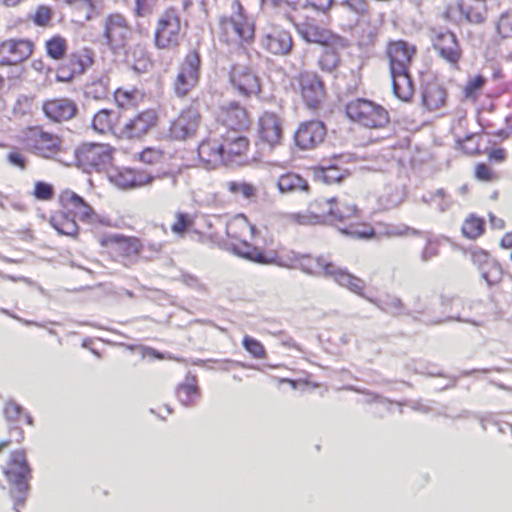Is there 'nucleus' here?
<instances>
[{
	"mask_svg": "<svg viewBox=\"0 0 512 512\" xmlns=\"http://www.w3.org/2000/svg\"><path fill=\"white\" fill-rule=\"evenodd\" d=\"M61 203L65 210L73 214V217H78L85 223L94 224L98 221V215L94 212L92 207L75 192H63L61 195Z\"/></svg>",
	"mask_w": 512,
	"mask_h": 512,
	"instance_id": "obj_22",
	"label": "nucleus"
},
{
	"mask_svg": "<svg viewBox=\"0 0 512 512\" xmlns=\"http://www.w3.org/2000/svg\"><path fill=\"white\" fill-rule=\"evenodd\" d=\"M414 53V47L402 40L390 42L387 47L393 93L402 101H408L413 95L408 70Z\"/></svg>",
	"mask_w": 512,
	"mask_h": 512,
	"instance_id": "obj_1",
	"label": "nucleus"
},
{
	"mask_svg": "<svg viewBox=\"0 0 512 512\" xmlns=\"http://www.w3.org/2000/svg\"><path fill=\"white\" fill-rule=\"evenodd\" d=\"M471 260L475 265L478 266L480 272L482 271V269L488 266V263L493 261V259L490 258L489 254L481 249H476L471 252Z\"/></svg>",
	"mask_w": 512,
	"mask_h": 512,
	"instance_id": "obj_60",
	"label": "nucleus"
},
{
	"mask_svg": "<svg viewBox=\"0 0 512 512\" xmlns=\"http://www.w3.org/2000/svg\"><path fill=\"white\" fill-rule=\"evenodd\" d=\"M4 474L14 487L11 492L14 499V510L20 512L19 507L25 503L30 479V468L23 451H16L11 455L10 461L4 469Z\"/></svg>",
	"mask_w": 512,
	"mask_h": 512,
	"instance_id": "obj_3",
	"label": "nucleus"
},
{
	"mask_svg": "<svg viewBox=\"0 0 512 512\" xmlns=\"http://www.w3.org/2000/svg\"><path fill=\"white\" fill-rule=\"evenodd\" d=\"M445 191L443 189H437L433 193H429L428 195H423L421 197V202L431 205L433 203H437L438 209L443 212L448 208V204L444 202Z\"/></svg>",
	"mask_w": 512,
	"mask_h": 512,
	"instance_id": "obj_52",
	"label": "nucleus"
},
{
	"mask_svg": "<svg viewBox=\"0 0 512 512\" xmlns=\"http://www.w3.org/2000/svg\"><path fill=\"white\" fill-rule=\"evenodd\" d=\"M103 37L111 50L123 49L131 36V29L121 14H110L103 20Z\"/></svg>",
	"mask_w": 512,
	"mask_h": 512,
	"instance_id": "obj_11",
	"label": "nucleus"
},
{
	"mask_svg": "<svg viewBox=\"0 0 512 512\" xmlns=\"http://www.w3.org/2000/svg\"><path fill=\"white\" fill-rule=\"evenodd\" d=\"M488 0H458L460 14L471 24H482L487 17Z\"/></svg>",
	"mask_w": 512,
	"mask_h": 512,
	"instance_id": "obj_29",
	"label": "nucleus"
},
{
	"mask_svg": "<svg viewBox=\"0 0 512 512\" xmlns=\"http://www.w3.org/2000/svg\"><path fill=\"white\" fill-rule=\"evenodd\" d=\"M200 56L197 51H190L180 64L174 80V92L179 97L186 96L196 87L200 76Z\"/></svg>",
	"mask_w": 512,
	"mask_h": 512,
	"instance_id": "obj_9",
	"label": "nucleus"
},
{
	"mask_svg": "<svg viewBox=\"0 0 512 512\" xmlns=\"http://www.w3.org/2000/svg\"><path fill=\"white\" fill-rule=\"evenodd\" d=\"M143 97V93L138 89L118 88L114 92L115 102L121 108L135 107L143 100Z\"/></svg>",
	"mask_w": 512,
	"mask_h": 512,
	"instance_id": "obj_36",
	"label": "nucleus"
},
{
	"mask_svg": "<svg viewBox=\"0 0 512 512\" xmlns=\"http://www.w3.org/2000/svg\"><path fill=\"white\" fill-rule=\"evenodd\" d=\"M159 181V188L166 192H171L175 189L178 183V176L175 173L165 172L162 175L155 176Z\"/></svg>",
	"mask_w": 512,
	"mask_h": 512,
	"instance_id": "obj_55",
	"label": "nucleus"
},
{
	"mask_svg": "<svg viewBox=\"0 0 512 512\" xmlns=\"http://www.w3.org/2000/svg\"><path fill=\"white\" fill-rule=\"evenodd\" d=\"M110 93L108 77H102L86 86L85 94L95 100L105 99Z\"/></svg>",
	"mask_w": 512,
	"mask_h": 512,
	"instance_id": "obj_40",
	"label": "nucleus"
},
{
	"mask_svg": "<svg viewBox=\"0 0 512 512\" xmlns=\"http://www.w3.org/2000/svg\"><path fill=\"white\" fill-rule=\"evenodd\" d=\"M446 101V91L437 84H427L422 92V103L430 111L441 108Z\"/></svg>",
	"mask_w": 512,
	"mask_h": 512,
	"instance_id": "obj_31",
	"label": "nucleus"
},
{
	"mask_svg": "<svg viewBox=\"0 0 512 512\" xmlns=\"http://www.w3.org/2000/svg\"><path fill=\"white\" fill-rule=\"evenodd\" d=\"M7 161L11 165L18 167L21 170H25L26 169V162H27L26 158L19 151H16V150L10 151L7 154Z\"/></svg>",
	"mask_w": 512,
	"mask_h": 512,
	"instance_id": "obj_62",
	"label": "nucleus"
},
{
	"mask_svg": "<svg viewBox=\"0 0 512 512\" xmlns=\"http://www.w3.org/2000/svg\"><path fill=\"white\" fill-rule=\"evenodd\" d=\"M376 237H401L407 235H420L421 232L405 224L378 222L375 226Z\"/></svg>",
	"mask_w": 512,
	"mask_h": 512,
	"instance_id": "obj_32",
	"label": "nucleus"
},
{
	"mask_svg": "<svg viewBox=\"0 0 512 512\" xmlns=\"http://www.w3.org/2000/svg\"><path fill=\"white\" fill-rule=\"evenodd\" d=\"M163 158V151L158 148L148 147L139 154V160L145 164H157Z\"/></svg>",
	"mask_w": 512,
	"mask_h": 512,
	"instance_id": "obj_53",
	"label": "nucleus"
},
{
	"mask_svg": "<svg viewBox=\"0 0 512 512\" xmlns=\"http://www.w3.org/2000/svg\"><path fill=\"white\" fill-rule=\"evenodd\" d=\"M217 135L222 140L223 153L226 156V164L233 160L235 156L243 155L249 146V141L240 132L217 131Z\"/></svg>",
	"mask_w": 512,
	"mask_h": 512,
	"instance_id": "obj_28",
	"label": "nucleus"
},
{
	"mask_svg": "<svg viewBox=\"0 0 512 512\" xmlns=\"http://www.w3.org/2000/svg\"><path fill=\"white\" fill-rule=\"evenodd\" d=\"M222 140L217 135V130L210 131L209 136L198 146V156L206 169H214L221 164H226V156L223 153Z\"/></svg>",
	"mask_w": 512,
	"mask_h": 512,
	"instance_id": "obj_15",
	"label": "nucleus"
},
{
	"mask_svg": "<svg viewBox=\"0 0 512 512\" xmlns=\"http://www.w3.org/2000/svg\"><path fill=\"white\" fill-rule=\"evenodd\" d=\"M176 395L183 405H193L195 400L199 397V389L197 386L196 378L194 376H188L185 380V383L178 386Z\"/></svg>",
	"mask_w": 512,
	"mask_h": 512,
	"instance_id": "obj_34",
	"label": "nucleus"
},
{
	"mask_svg": "<svg viewBox=\"0 0 512 512\" xmlns=\"http://www.w3.org/2000/svg\"><path fill=\"white\" fill-rule=\"evenodd\" d=\"M340 6L351 12L354 17V21H358L361 17H364L369 12L368 0H342Z\"/></svg>",
	"mask_w": 512,
	"mask_h": 512,
	"instance_id": "obj_41",
	"label": "nucleus"
},
{
	"mask_svg": "<svg viewBox=\"0 0 512 512\" xmlns=\"http://www.w3.org/2000/svg\"><path fill=\"white\" fill-rule=\"evenodd\" d=\"M480 273L489 286L498 284L502 279V269L494 260L488 263V266L482 269Z\"/></svg>",
	"mask_w": 512,
	"mask_h": 512,
	"instance_id": "obj_46",
	"label": "nucleus"
},
{
	"mask_svg": "<svg viewBox=\"0 0 512 512\" xmlns=\"http://www.w3.org/2000/svg\"><path fill=\"white\" fill-rule=\"evenodd\" d=\"M217 131L241 132L250 125V118L246 109L239 103L231 101L222 104L216 112Z\"/></svg>",
	"mask_w": 512,
	"mask_h": 512,
	"instance_id": "obj_10",
	"label": "nucleus"
},
{
	"mask_svg": "<svg viewBox=\"0 0 512 512\" xmlns=\"http://www.w3.org/2000/svg\"><path fill=\"white\" fill-rule=\"evenodd\" d=\"M403 201V194L397 188L387 186L378 198L382 209L389 210L397 207Z\"/></svg>",
	"mask_w": 512,
	"mask_h": 512,
	"instance_id": "obj_39",
	"label": "nucleus"
},
{
	"mask_svg": "<svg viewBox=\"0 0 512 512\" xmlns=\"http://www.w3.org/2000/svg\"><path fill=\"white\" fill-rule=\"evenodd\" d=\"M318 260H326V259L323 257H317V258L313 259L308 255H299L296 258V261H297L296 267L307 274L319 275L320 271H322V266L317 263Z\"/></svg>",
	"mask_w": 512,
	"mask_h": 512,
	"instance_id": "obj_43",
	"label": "nucleus"
},
{
	"mask_svg": "<svg viewBox=\"0 0 512 512\" xmlns=\"http://www.w3.org/2000/svg\"><path fill=\"white\" fill-rule=\"evenodd\" d=\"M287 19L296 26L299 35L306 42L328 46L336 39L329 30L320 27L314 22L296 23L295 17L291 14H287Z\"/></svg>",
	"mask_w": 512,
	"mask_h": 512,
	"instance_id": "obj_23",
	"label": "nucleus"
},
{
	"mask_svg": "<svg viewBox=\"0 0 512 512\" xmlns=\"http://www.w3.org/2000/svg\"><path fill=\"white\" fill-rule=\"evenodd\" d=\"M260 43L268 53L278 56L287 55L293 45L290 33L272 23L261 28Z\"/></svg>",
	"mask_w": 512,
	"mask_h": 512,
	"instance_id": "obj_12",
	"label": "nucleus"
},
{
	"mask_svg": "<svg viewBox=\"0 0 512 512\" xmlns=\"http://www.w3.org/2000/svg\"><path fill=\"white\" fill-rule=\"evenodd\" d=\"M114 149L108 144L84 143L76 150L80 168L87 173L108 171L112 165Z\"/></svg>",
	"mask_w": 512,
	"mask_h": 512,
	"instance_id": "obj_4",
	"label": "nucleus"
},
{
	"mask_svg": "<svg viewBox=\"0 0 512 512\" xmlns=\"http://www.w3.org/2000/svg\"><path fill=\"white\" fill-rule=\"evenodd\" d=\"M112 114L111 110L102 109L98 111L92 120V128L98 133L104 134L112 127Z\"/></svg>",
	"mask_w": 512,
	"mask_h": 512,
	"instance_id": "obj_42",
	"label": "nucleus"
},
{
	"mask_svg": "<svg viewBox=\"0 0 512 512\" xmlns=\"http://www.w3.org/2000/svg\"><path fill=\"white\" fill-rule=\"evenodd\" d=\"M50 224L62 235L75 237L78 233V225L68 210L53 214L50 218Z\"/></svg>",
	"mask_w": 512,
	"mask_h": 512,
	"instance_id": "obj_30",
	"label": "nucleus"
},
{
	"mask_svg": "<svg viewBox=\"0 0 512 512\" xmlns=\"http://www.w3.org/2000/svg\"><path fill=\"white\" fill-rule=\"evenodd\" d=\"M294 220L300 225H316L326 223L324 212L316 214L314 212H307L304 214H295Z\"/></svg>",
	"mask_w": 512,
	"mask_h": 512,
	"instance_id": "obj_51",
	"label": "nucleus"
},
{
	"mask_svg": "<svg viewBox=\"0 0 512 512\" xmlns=\"http://www.w3.org/2000/svg\"><path fill=\"white\" fill-rule=\"evenodd\" d=\"M317 263L322 266V274L325 277L333 279L338 285L348 289L352 293L372 303H376L373 299L365 295L366 284L361 278L349 273L347 269L340 268L327 260H318Z\"/></svg>",
	"mask_w": 512,
	"mask_h": 512,
	"instance_id": "obj_13",
	"label": "nucleus"
},
{
	"mask_svg": "<svg viewBox=\"0 0 512 512\" xmlns=\"http://www.w3.org/2000/svg\"><path fill=\"white\" fill-rule=\"evenodd\" d=\"M301 93L307 106L315 108L324 96L323 82L313 73H302L299 78Z\"/></svg>",
	"mask_w": 512,
	"mask_h": 512,
	"instance_id": "obj_25",
	"label": "nucleus"
},
{
	"mask_svg": "<svg viewBox=\"0 0 512 512\" xmlns=\"http://www.w3.org/2000/svg\"><path fill=\"white\" fill-rule=\"evenodd\" d=\"M228 190L236 195H242L245 199L256 196V188L247 182L230 181L227 183Z\"/></svg>",
	"mask_w": 512,
	"mask_h": 512,
	"instance_id": "obj_50",
	"label": "nucleus"
},
{
	"mask_svg": "<svg viewBox=\"0 0 512 512\" xmlns=\"http://www.w3.org/2000/svg\"><path fill=\"white\" fill-rule=\"evenodd\" d=\"M485 83V78L481 75H477L470 78L464 88V93L467 98L475 97L476 92L482 88Z\"/></svg>",
	"mask_w": 512,
	"mask_h": 512,
	"instance_id": "obj_57",
	"label": "nucleus"
},
{
	"mask_svg": "<svg viewBox=\"0 0 512 512\" xmlns=\"http://www.w3.org/2000/svg\"><path fill=\"white\" fill-rule=\"evenodd\" d=\"M327 129L323 122L318 120L301 123L295 132L294 140L302 150H309L317 147L323 142Z\"/></svg>",
	"mask_w": 512,
	"mask_h": 512,
	"instance_id": "obj_18",
	"label": "nucleus"
},
{
	"mask_svg": "<svg viewBox=\"0 0 512 512\" xmlns=\"http://www.w3.org/2000/svg\"><path fill=\"white\" fill-rule=\"evenodd\" d=\"M42 111L49 121L62 123L74 118L78 107L70 98H53L43 102Z\"/></svg>",
	"mask_w": 512,
	"mask_h": 512,
	"instance_id": "obj_20",
	"label": "nucleus"
},
{
	"mask_svg": "<svg viewBox=\"0 0 512 512\" xmlns=\"http://www.w3.org/2000/svg\"><path fill=\"white\" fill-rule=\"evenodd\" d=\"M21 415L25 416V421L28 425H33L32 417L25 413L20 404L14 400H9L5 403L3 416L9 425L11 441L20 442L23 439V432L18 427Z\"/></svg>",
	"mask_w": 512,
	"mask_h": 512,
	"instance_id": "obj_24",
	"label": "nucleus"
},
{
	"mask_svg": "<svg viewBox=\"0 0 512 512\" xmlns=\"http://www.w3.org/2000/svg\"><path fill=\"white\" fill-rule=\"evenodd\" d=\"M234 12L229 17H222L220 28L227 42H249L254 38V24L244 14L238 1L233 2Z\"/></svg>",
	"mask_w": 512,
	"mask_h": 512,
	"instance_id": "obj_6",
	"label": "nucleus"
},
{
	"mask_svg": "<svg viewBox=\"0 0 512 512\" xmlns=\"http://www.w3.org/2000/svg\"><path fill=\"white\" fill-rule=\"evenodd\" d=\"M33 51V43L25 39H9L0 43V65H16L26 60Z\"/></svg>",
	"mask_w": 512,
	"mask_h": 512,
	"instance_id": "obj_19",
	"label": "nucleus"
},
{
	"mask_svg": "<svg viewBox=\"0 0 512 512\" xmlns=\"http://www.w3.org/2000/svg\"><path fill=\"white\" fill-rule=\"evenodd\" d=\"M277 187L281 193L308 191L309 185L305 179L296 173H286L279 177Z\"/></svg>",
	"mask_w": 512,
	"mask_h": 512,
	"instance_id": "obj_33",
	"label": "nucleus"
},
{
	"mask_svg": "<svg viewBox=\"0 0 512 512\" xmlns=\"http://www.w3.org/2000/svg\"><path fill=\"white\" fill-rule=\"evenodd\" d=\"M325 209L323 210L326 217V223L337 224L351 222L360 218V210L355 204L345 199L331 198L324 201Z\"/></svg>",
	"mask_w": 512,
	"mask_h": 512,
	"instance_id": "obj_16",
	"label": "nucleus"
},
{
	"mask_svg": "<svg viewBox=\"0 0 512 512\" xmlns=\"http://www.w3.org/2000/svg\"><path fill=\"white\" fill-rule=\"evenodd\" d=\"M158 114L154 109H147L128 119L121 128V135L127 139H138L156 126Z\"/></svg>",
	"mask_w": 512,
	"mask_h": 512,
	"instance_id": "obj_17",
	"label": "nucleus"
},
{
	"mask_svg": "<svg viewBox=\"0 0 512 512\" xmlns=\"http://www.w3.org/2000/svg\"><path fill=\"white\" fill-rule=\"evenodd\" d=\"M23 142L28 151L42 158H53L60 152V138L41 127L27 129L23 135Z\"/></svg>",
	"mask_w": 512,
	"mask_h": 512,
	"instance_id": "obj_8",
	"label": "nucleus"
},
{
	"mask_svg": "<svg viewBox=\"0 0 512 512\" xmlns=\"http://www.w3.org/2000/svg\"><path fill=\"white\" fill-rule=\"evenodd\" d=\"M192 218L190 215L185 213H177L176 221L171 226L172 231L175 234L182 235L192 225Z\"/></svg>",
	"mask_w": 512,
	"mask_h": 512,
	"instance_id": "obj_54",
	"label": "nucleus"
},
{
	"mask_svg": "<svg viewBox=\"0 0 512 512\" xmlns=\"http://www.w3.org/2000/svg\"><path fill=\"white\" fill-rule=\"evenodd\" d=\"M201 125V115L195 107L183 109L171 122L169 136L174 140L185 141L195 138Z\"/></svg>",
	"mask_w": 512,
	"mask_h": 512,
	"instance_id": "obj_14",
	"label": "nucleus"
},
{
	"mask_svg": "<svg viewBox=\"0 0 512 512\" xmlns=\"http://www.w3.org/2000/svg\"><path fill=\"white\" fill-rule=\"evenodd\" d=\"M380 309L387 313L399 315L403 311V304L399 298L393 297L378 305Z\"/></svg>",
	"mask_w": 512,
	"mask_h": 512,
	"instance_id": "obj_61",
	"label": "nucleus"
},
{
	"mask_svg": "<svg viewBox=\"0 0 512 512\" xmlns=\"http://www.w3.org/2000/svg\"><path fill=\"white\" fill-rule=\"evenodd\" d=\"M438 255V248L435 243H433L431 240H427V244L422 250L420 254V259L422 262H428L434 257Z\"/></svg>",
	"mask_w": 512,
	"mask_h": 512,
	"instance_id": "obj_63",
	"label": "nucleus"
},
{
	"mask_svg": "<svg viewBox=\"0 0 512 512\" xmlns=\"http://www.w3.org/2000/svg\"><path fill=\"white\" fill-rule=\"evenodd\" d=\"M339 231L342 234L358 239L376 238L375 228L367 224H355L352 221L345 227H339Z\"/></svg>",
	"mask_w": 512,
	"mask_h": 512,
	"instance_id": "obj_38",
	"label": "nucleus"
},
{
	"mask_svg": "<svg viewBox=\"0 0 512 512\" xmlns=\"http://www.w3.org/2000/svg\"><path fill=\"white\" fill-rule=\"evenodd\" d=\"M259 136L271 147L280 143L282 120L272 112H264L259 119Z\"/></svg>",
	"mask_w": 512,
	"mask_h": 512,
	"instance_id": "obj_27",
	"label": "nucleus"
},
{
	"mask_svg": "<svg viewBox=\"0 0 512 512\" xmlns=\"http://www.w3.org/2000/svg\"><path fill=\"white\" fill-rule=\"evenodd\" d=\"M52 18V11L48 6H39L33 15V22L37 26H46Z\"/></svg>",
	"mask_w": 512,
	"mask_h": 512,
	"instance_id": "obj_58",
	"label": "nucleus"
},
{
	"mask_svg": "<svg viewBox=\"0 0 512 512\" xmlns=\"http://www.w3.org/2000/svg\"><path fill=\"white\" fill-rule=\"evenodd\" d=\"M33 195L39 200H50L53 196V187L48 183L38 181L35 183Z\"/></svg>",
	"mask_w": 512,
	"mask_h": 512,
	"instance_id": "obj_59",
	"label": "nucleus"
},
{
	"mask_svg": "<svg viewBox=\"0 0 512 512\" xmlns=\"http://www.w3.org/2000/svg\"><path fill=\"white\" fill-rule=\"evenodd\" d=\"M340 62V58L335 49L331 48L330 45L325 46L322 55L319 58V66L321 70L326 72H332Z\"/></svg>",
	"mask_w": 512,
	"mask_h": 512,
	"instance_id": "obj_44",
	"label": "nucleus"
},
{
	"mask_svg": "<svg viewBox=\"0 0 512 512\" xmlns=\"http://www.w3.org/2000/svg\"><path fill=\"white\" fill-rule=\"evenodd\" d=\"M346 114L350 120L369 129H381L389 123V113L381 105L363 98L347 103Z\"/></svg>",
	"mask_w": 512,
	"mask_h": 512,
	"instance_id": "obj_2",
	"label": "nucleus"
},
{
	"mask_svg": "<svg viewBox=\"0 0 512 512\" xmlns=\"http://www.w3.org/2000/svg\"><path fill=\"white\" fill-rule=\"evenodd\" d=\"M230 83L240 95L246 97L260 92L259 78L246 66H233L230 71Z\"/></svg>",
	"mask_w": 512,
	"mask_h": 512,
	"instance_id": "obj_21",
	"label": "nucleus"
},
{
	"mask_svg": "<svg viewBox=\"0 0 512 512\" xmlns=\"http://www.w3.org/2000/svg\"><path fill=\"white\" fill-rule=\"evenodd\" d=\"M244 349L256 359H263L266 357V350L262 343L257 339L245 335L242 340Z\"/></svg>",
	"mask_w": 512,
	"mask_h": 512,
	"instance_id": "obj_47",
	"label": "nucleus"
},
{
	"mask_svg": "<svg viewBox=\"0 0 512 512\" xmlns=\"http://www.w3.org/2000/svg\"><path fill=\"white\" fill-rule=\"evenodd\" d=\"M255 227L251 226L244 217L238 218L227 226V234L229 237L236 240L232 243V251L245 259L254 261L257 263H266L265 256L261 249L251 245L245 239H242V235L249 232L253 234Z\"/></svg>",
	"mask_w": 512,
	"mask_h": 512,
	"instance_id": "obj_7",
	"label": "nucleus"
},
{
	"mask_svg": "<svg viewBox=\"0 0 512 512\" xmlns=\"http://www.w3.org/2000/svg\"><path fill=\"white\" fill-rule=\"evenodd\" d=\"M92 63L91 52L84 50L82 52L72 53L65 65L69 67L74 74L81 75Z\"/></svg>",
	"mask_w": 512,
	"mask_h": 512,
	"instance_id": "obj_37",
	"label": "nucleus"
},
{
	"mask_svg": "<svg viewBox=\"0 0 512 512\" xmlns=\"http://www.w3.org/2000/svg\"><path fill=\"white\" fill-rule=\"evenodd\" d=\"M109 181L121 189L133 188L134 170L128 168H109L107 171Z\"/></svg>",
	"mask_w": 512,
	"mask_h": 512,
	"instance_id": "obj_35",
	"label": "nucleus"
},
{
	"mask_svg": "<svg viewBox=\"0 0 512 512\" xmlns=\"http://www.w3.org/2000/svg\"><path fill=\"white\" fill-rule=\"evenodd\" d=\"M181 20L175 8L166 9L158 18L154 44L161 50H171L179 45Z\"/></svg>",
	"mask_w": 512,
	"mask_h": 512,
	"instance_id": "obj_5",
	"label": "nucleus"
},
{
	"mask_svg": "<svg viewBox=\"0 0 512 512\" xmlns=\"http://www.w3.org/2000/svg\"><path fill=\"white\" fill-rule=\"evenodd\" d=\"M48 56L60 59L66 52V40L61 36H54L46 42Z\"/></svg>",
	"mask_w": 512,
	"mask_h": 512,
	"instance_id": "obj_48",
	"label": "nucleus"
},
{
	"mask_svg": "<svg viewBox=\"0 0 512 512\" xmlns=\"http://www.w3.org/2000/svg\"><path fill=\"white\" fill-rule=\"evenodd\" d=\"M483 221L480 218L469 217L462 226V232L465 237L475 239L483 232Z\"/></svg>",
	"mask_w": 512,
	"mask_h": 512,
	"instance_id": "obj_49",
	"label": "nucleus"
},
{
	"mask_svg": "<svg viewBox=\"0 0 512 512\" xmlns=\"http://www.w3.org/2000/svg\"><path fill=\"white\" fill-rule=\"evenodd\" d=\"M433 46L439 55L450 64H457L461 57V49L459 47L456 36L450 31L440 32L433 40Z\"/></svg>",
	"mask_w": 512,
	"mask_h": 512,
	"instance_id": "obj_26",
	"label": "nucleus"
},
{
	"mask_svg": "<svg viewBox=\"0 0 512 512\" xmlns=\"http://www.w3.org/2000/svg\"><path fill=\"white\" fill-rule=\"evenodd\" d=\"M156 0H135V14L138 17H147L154 11Z\"/></svg>",
	"mask_w": 512,
	"mask_h": 512,
	"instance_id": "obj_56",
	"label": "nucleus"
},
{
	"mask_svg": "<svg viewBox=\"0 0 512 512\" xmlns=\"http://www.w3.org/2000/svg\"><path fill=\"white\" fill-rule=\"evenodd\" d=\"M134 180L135 183H133V188H136L151 184L156 180V177L134 170Z\"/></svg>",
	"mask_w": 512,
	"mask_h": 512,
	"instance_id": "obj_64",
	"label": "nucleus"
},
{
	"mask_svg": "<svg viewBox=\"0 0 512 512\" xmlns=\"http://www.w3.org/2000/svg\"><path fill=\"white\" fill-rule=\"evenodd\" d=\"M131 57L134 61L133 68L138 72H145L151 66L147 52L141 45H136L133 48Z\"/></svg>",
	"mask_w": 512,
	"mask_h": 512,
	"instance_id": "obj_45",
	"label": "nucleus"
}]
</instances>
